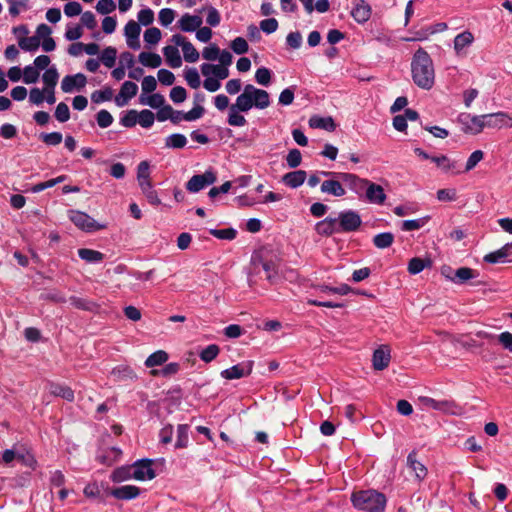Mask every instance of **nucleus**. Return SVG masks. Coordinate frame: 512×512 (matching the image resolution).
Listing matches in <instances>:
<instances>
[{
  "instance_id": "obj_1",
  "label": "nucleus",
  "mask_w": 512,
  "mask_h": 512,
  "mask_svg": "<svg viewBox=\"0 0 512 512\" xmlns=\"http://www.w3.org/2000/svg\"><path fill=\"white\" fill-rule=\"evenodd\" d=\"M270 103V95L266 90L247 84L236 98V102L230 105L227 123L233 127H243L247 121L241 113L248 112L253 107L260 110L266 109Z\"/></svg>"
},
{
  "instance_id": "obj_2",
  "label": "nucleus",
  "mask_w": 512,
  "mask_h": 512,
  "mask_svg": "<svg viewBox=\"0 0 512 512\" xmlns=\"http://www.w3.org/2000/svg\"><path fill=\"white\" fill-rule=\"evenodd\" d=\"M412 79L422 89L430 90L435 82V71L430 55L419 48L413 55L411 62Z\"/></svg>"
},
{
  "instance_id": "obj_3",
  "label": "nucleus",
  "mask_w": 512,
  "mask_h": 512,
  "mask_svg": "<svg viewBox=\"0 0 512 512\" xmlns=\"http://www.w3.org/2000/svg\"><path fill=\"white\" fill-rule=\"evenodd\" d=\"M351 501L355 508L365 512H384L387 503L385 495L376 490L355 492Z\"/></svg>"
},
{
  "instance_id": "obj_4",
  "label": "nucleus",
  "mask_w": 512,
  "mask_h": 512,
  "mask_svg": "<svg viewBox=\"0 0 512 512\" xmlns=\"http://www.w3.org/2000/svg\"><path fill=\"white\" fill-rule=\"evenodd\" d=\"M262 268L266 273V278L270 283H275L277 278V266L273 261H264L261 257H252L251 268L248 272V284L250 287L255 285L254 275L260 273Z\"/></svg>"
},
{
  "instance_id": "obj_5",
  "label": "nucleus",
  "mask_w": 512,
  "mask_h": 512,
  "mask_svg": "<svg viewBox=\"0 0 512 512\" xmlns=\"http://www.w3.org/2000/svg\"><path fill=\"white\" fill-rule=\"evenodd\" d=\"M69 219L77 226L79 229L91 233L98 230H103L107 227L106 224L98 223L87 213L71 210L69 212Z\"/></svg>"
},
{
  "instance_id": "obj_6",
  "label": "nucleus",
  "mask_w": 512,
  "mask_h": 512,
  "mask_svg": "<svg viewBox=\"0 0 512 512\" xmlns=\"http://www.w3.org/2000/svg\"><path fill=\"white\" fill-rule=\"evenodd\" d=\"M337 219V227L340 230V233H349L357 231L361 224L362 219L358 212L354 210H345L338 214Z\"/></svg>"
},
{
  "instance_id": "obj_7",
  "label": "nucleus",
  "mask_w": 512,
  "mask_h": 512,
  "mask_svg": "<svg viewBox=\"0 0 512 512\" xmlns=\"http://www.w3.org/2000/svg\"><path fill=\"white\" fill-rule=\"evenodd\" d=\"M335 175L336 178L341 179L351 191L357 194L359 198H363L365 196L367 187L370 182L369 180L360 178L356 174L346 172H338V174Z\"/></svg>"
},
{
  "instance_id": "obj_8",
  "label": "nucleus",
  "mask_w": 512,
  "mask_h": 512,
  "mask_svg": "<svg viewBox=\"0 0 512 512\" xmlns=\"http://www.w3.org/2000/svg\"><path fill=\"white\" fill-rule=\"evenodd\" d=\"M217 176L212 169L206 170L203 174L193 175L186 183V189L190 193H197L216 182Z\"/></svg>"
},
{
  "instance_id": "obj_9",
  "label": "nucleus",
  "mask_w": 512,
  "mask_h": 512,
  "mask_svg": "<svg viewBox=\"0 0 512 512\" xmlns=\"http://www.w3.org/2000/svg\"><path fill=\"white\" fill-rule=\"evenodd\" d=\"M458 119L462 124V130L465 133L478 134L485 128L484 115L473 116L471 114L464 113L461 114Z\"/></svg>"
},
{
  "instance_id": "obj_10",
  "label": "nucleus",
  "mask_w": 512,
  "mask_h": 512,
  "mask_svg": "<svg viewBox=\"0 0 512 512\" xmlns=\"http://www.w3.org/2000/svg\"><path fill=\"white\" fill-rule=\"evenodd\" d=\"M155 477V471L152 468V460L142 459L132 465V478L144 481Z\"/></svg>"
},
{
  "instance_id": "obj_11",
  "label": "nucleus",
  "mask_w": 512,
  "mask_h": 512,
  "mask_svg": "<svg viewBox=\"0 0 512 512\" xmlns=\"http://www.w3.org/2000/svg\"><path fill=\"white\" fill-rule=\"evenodd\" d=\"M171 42L182 48L185 61L194 63L199 59V52L191 42L186 40L184 36L175 34L171 37Z\"/></svg>"
},
{
  "instance_id": "obj_12",
  "label": "nucleus",
  "mask_w": 512,
  "mask_h": 512,
  "mask_svg": "<svg viewBox=\"0 0 512 512\" xmlns=\"http://www.w3.org/2000/svg\"><path fill=\"white\" fill-rule=\"evenodd\" d=\"M253 369V362L246 361L236 364L228 369L221 371V377L227 380H234L246 377L251 374Z\"/></svg>"
},
{
  "instance_id": "obj_13",
  "label": "nucleus",
  "mask_w": 512,
  "mask_h": 512,
  "mask_svg": "<svg viewBox=\"0 0 512 512\" xmlns=\"http://www.w3.org/2000/svg\"><path fill=\"white\" fill-rule=\"evenodd\" d=\"M350 14L358 24H364L372 15L371 5L365 0H353V7Z\"/></svg>"
},
{
  "instance_id": "obj_14",
  "label": "nucleus",
  "mask_w": 512,
  "mask_h": 512,
  "mask_svg": "<svg viewBox=\"0 0 512 512\" xmlns=\"http://www.w3.org/2000/svg\"><path fill=\"white\" fill-rule=\"evenodd\" d=\"M484 120L485 127L488 128L501 129L503 127H512V117H510L507 113L504 112L484 114Z\"/></svg>"
},
{
  "instance_id": "obj_15",
  "label": "nucleus",
  "mask_w": 512,
  "mask_h": 512,
  "mask_svg": "<svg viewBox=\"0 0 512 512\" xmlns=\"http://www.w3.org/2000/svg\"><path fill=\"white\" fill-rule=\"evenodd\" d=\"M320 185V190L323 194L331 195L334 197H342L346 194L343 186V181L338 178L328 177Z\"/></svg>"
},
{
  "instance_id": "obj_16",
  "label": "nucleus",
  "mask_w": 512,
  "mask_h": 512,
  "mask_svg": "<svg viewBox=\"0 0 512 512\" xmlns=\"http://www.w3.org/2000/svg\"><path fill=\"white\" fill-rule=\"evenodd\" d=\"M87 82L86 76L82 73L67 75L62 79L61 89L64 93H72L74 90H81Z\"/></svg>"
},
{
  "instance_id": "obj_17",
  "label": "nucleus",
  "mask_w": 512,
  "mask_h": 512,
  "mask_svg": "<svg viewBox=\"0 0 512 512\" xmlns=\"http://www.w3.org/2000/svg\"><path fill=\"white\" fill-rule=\"evenodd\" d=\"M391 360L390 349L387 346H380L373 352L372 364L377 371H382L389 366Z\"/></svg>"
},
{
  "instance_id": "obj_18",
  "label": "nucleus",
  "mask_w": 512,
  "mask_h": 512,
  "mask_svg": "<svg viewBox=\"0 0 512 512\" xmlns=\"http://www.w3.org/2000/svg\"><path fill=\"white\" fill-rule=\"evenodd\" d=\"M447 270H451V268L448 267ZM445 271H446V269L444 268L442 270V274L445 275L447 278H449L455 284H464L468 280L474 279L479 275V273L476 270L469 268V267L458 268L455 271L453 277L446 274Z\"/></svg>"
},
{
  "instance_id": "obj_19",
  "label": "nucleus",
  "mask_w": 512,
  "mask_h": 512,
  "mask_svg": "<svg viewBox=\"0 0 512 512\" xmlns=\"http://www.w3.org/2000/svg\"><path fill=\"white\" fill-rule=\"evenodd\" d=\"M364 198L371 204L382 205L386 200V194L381 185L370 181Z\"/></svg>"
},
{
  "instance_id": "obj_20",
  "label": "nucleus",
  "mask_w": 512,
  "mask_h": 512,
  "mask_svg": "<svg viewBox=\"0 0 512 512\" xmlns=\"http://www.w3.org/2000/svg\"><path fill=\"white\" fill-rule=\"evenodd\" d=\"M337 224L338 222L336 218L327 217L316 223L315 230L319 235L331 236L333 234L340 233Z\"/></svg>"
},
{
  "instance_id": "obj_21",
  "label": "nucleus",
  "mask_w": 512,
  "mask_h": 512,
  "mask_svg": "<svg viewBox=\"0 0 512 512\" xmlns=\"http://www.w3.org/2000/svg\"><path fill=\"white\" fill-rule=\"evenodd\" d=\"M203 23V20L198 15H190L185 13L180 20L178 21L179 28L183 32H194L196 31Z\"/></svg>"
},
{
  "instance_id": "obj_22",
  "label": "nucleus",
  "mask_w": 512,
  "mask_h": 512,
  "mask_svg": "<svg viewBox=\"0 0 512 512\" xmlns=\"http://www.w3.org/2000/svg\"><path fill=\"white\" fill-rule=\"evenodd\" d=\"M307 173L304 170L288 172L282 177V182L290 188L300 187L306 180Z\"/></svg>"
},
{
  "instance_id": "obj_23",
  "label": "nucleus",
  "mask_w": 512,
  "mask_h": 512,
  "mask_svg": "<svg viewBox=\"0 0 512 512\" xmlns=\"http://www.w3.org/2000/svg\"><path fill=\"white\" fill-rule=\"evenodd\" d=\"M474 41V36L470 31H464L454 38V50L458 56L465 54V49Z\"/></svg>"
},
{
  "instance_id": "obj_24",
  "label": "nucleus",
  "mask_w": 512,
  "mask_h": 512,
  "mask_svg": "<svg viewBox=\"0 0 512 512\" xmlns=\"http://www.w3.org/2000/svg\"><path fill=\"white\" fill-rule=\"evenodd\" d=\"M140 494V489L133 485H124L111 491V495L120 500L134 499Z\"/></svg>"
},
{
  "instance_id": "obj_25",
  "label": "nucleus",
  "mask_w": 512,
  "mask_h": 512,
  "mask_svg": "<svg viewBox=\"0 0 512 512\" xmlns=\"http://www.w3.org/2000/svg\"><path fill=\"white\" fill-rule=\"evenodd\" d=\"M407 465L414 472L418 481L423 480L427 475V468L416 459V452L412 451L407 457Z\"/></svg>"
},
{
  "instance_id": "obj_26",
  "label": "nucleus",
  "mask_w": 512,
  "mask_h": 512,
  "mask_svg": "<svg viewBox=\"0 0 512 512\" xmlns=\"http://www.w3.org/2000/svg\"><path fill=\"white\" fill-rule=\"evenodd\" d=\"M163 54L165 56L167 64L171 68H179L182 65V59L176 45L165 46L163 48Z\"/></svg>"
},
{
  "instance_id": "obj_27",
  "label": "nucleus",
  "mask_w": 512,
  "mask_h": 512,
  "mask_svg": "<svg viewBox=\"0 0 512 512\" xmlns=\"http://www.w3.org/2000/svg\"><path fill=\"white\" fill-rule=\"evenodd\" d=\"M509 248H512V245H504L500 249L486 254L483 260L490 264L506 263L508 262V254L506 252L509 250Z\"/></svg>"
},
{
  "instance_id": "obj_28",
  "label": "nucleus",
  "mask_w": 512,
  "mask_h": 512,
  "mask_svg": "<svg viewBox=\"0 0 512 512\" xmlns=\"http://www.w3.org/2000/svg\"><path fill=\"white\" fill-rule=\"evenodd\" d=\"M111 376L115 381L134 380L137 378L133 369L127 365H119L113 368Z\"/></svg>"
},
{
  "instance_id": "obj_29",
  "label": "nucleus",
  "mask_w": 512,
  "mask_h": 512,
  "mask_svg": "<svg viewBox=\"0 0 512 512\" xmlns=\"http://www.w3.org/2000/svg\"><path fill=\"white\" fill-rule=\"evenodd\" d=\"M49 391L52 395L61 397L67 401L74 400V391L66 385L49 383Z\"/></svg>"
},
{
  "instance_id": "obj_30",
  "label": "nucleus",
  "mask_w": 512,
  "mask_h": 512,
  "mask_svg": "<svg viewBox=\"0 0 512 512\" xmlns=\"http://www.w3.org/2000/svg\"><path fill=\"white\" fill-rule=\"evenodd\" d=\"M309 125L312 128L324 129L330 132L334 131L336 128V124L332 117L313 116L309 120Z\"/></svg>"
},
{
  "instance_id": "obj_31",
  "label": "nucleus",
  "mask_w": 512,
  "mask_h": 512,
  "mask_svg": "<svg viewBox=\"0 0 512 512\" xmlns=\"http://www.w3.org/2000/svg\"><path fill=\"white\" fill-rule=\"evenodd\" d=\"M138 60L143 66L150 68H158L162 63L161 57L152 52H141L138 56Z\"/></svg>"
},
{
  "instance_id": "obj_32",
  "label": "nucleus",
  "mask_w": 512,
  "mask_h": 512,
  "mask_svg": "<svg viewBox=\"0 0 512 512\" xmlns=\"http://www.w3.org/2000/svg\"><path fill=\"white\" fill-rule=\"evenodd\" d=\"M78 256L87 263H98L104 259L103 253L88 248L79 249Z\"/></svg>"
},
{
  "instance_id": "obj_33",
  "label": "nucleus",
  "mask_w": 512,
  "mask_h": 512,
  "mask_svg": "<svg viewBox=\"0 0 512 512\" xmlns=\"http://www.w3.org/2000/svg\"><path fill=\"white\" fill-rule=\"evenodd\" d=\"M168 357L167 352L164 350H158L148 356L145 360V366L148 368L160 366L168 360Z\"/></svg>"
},
{
  "instance_id": "obj_34",
  "label": "nucleus",
  "mask_w": 512,
  "mask_h": 512,
  "mask_svg": "<svg viewBox=\"0 0 512 512\" xmlns=\"http://www.w3.org/2000/svg\"><path fill=\"white\" fill-rule=\"evenodd\" d=\"M69 301L72 306H74L75 308L80 309V310L92 312L97 309L96 303L93 301H90L86 298L71 296L69 298Z\"/></svg>"
},
{
  "instance_id": "obj_35",
  "label": "nucleus",
  "mask_w": 512,
  "mask_h": 512,
  "mask_svg": "<svg viewBox=\"0 0 512 512\" xmlns=\"http://www.w3.org/2000/svg\"><path fill=\"white\" fill-rule=\"evenodd\" d=\"M186 144L187 138L185 137V135L180 133L171 134L165 139V146L167 148L181 149L184 148Z\"/></svg>"
},
{
  "instance_id": "obj_36",
  "label": "nucleus",
  "mask_w": 512,
  "mask_h": 512,
  "mask_svg": "<svg viewBox=\"0 0 512 512\" xmlns=\"http://www.w3.org/2000/svg\"><path fill=\"white\" fill-rule=\"evenodd\" d=\"M18 45L23 51L35 52L40 46L39 37H19Z\"/></svg>"
},
{
  "instance_id": "obj_37",
  "label": "nucleus",
  "mask_w": 512,
  "mask_h": 512,
  "mask_svg": "<svg viewBox=\"0 0 512 512\" xmlns=\"http://www.w3.org/2000/svg\"><path fill=\"white\" fill-rule=\"evenodd\" d=\"M394 242V235L391 232H383L374 236L373 244L379 249L390 247Z\"/></svg>"
},
{
  "instance_id": "obj_38",
  "label": "nucleus",
  "mask_w": 512,
  "mask_h": 512,
  "mask_svg": "<svg viewBox=\"0 0 512 512\" xmlns=\"http://www.w3.org/2000/svg\"><path fill=\"white\" fill-rule=\"evenodd\" d=\"M117 57V50L114 47H106L100 56L101 62L108 68H112L115 65Z\"/></svg>"
},
{
  "instance_id": "obj_39",
  "label": "nucleus",
  "mask_w": 512,
  "mask_h": 512,
  "mask_svg": "<svg viewBox=\"0 0 512 512\" xmlns=\"http://www.w3.org/2000/svg\"><path fill=\"white\" fill-rule=\"evenodd\" d=\"M429 216H425L418 219L413 220H404L401 223V230L403 231H414L419 230L428 222Z\"/></svg>"
},
{
  "instance_id": "obj_40",
  "label": "nucleus",
  "mask_w": 512,
  "mask_h": 512,
  "mask_svg": "<svg viewBox=\"0 0 512 512\" xmlns=\"http://www.w3.org/2000/svg\"><path fill=\"white\" fill-rule=\"evenodd\" d=\"M59 79V74L56 67L52 66L47 68L42 76V80L46 85L45 88H55Z\"/></svg>"
},
{
  "instance_id": "obj_41",
  "label": "nucleus",
  "mask_w": 512,
  "mask_h": 512,
  "mask_svg": "<svg viewBox=\"0 0 512 512\" xmlns=\"http://www.w3.org/2000/svg\"><path fill=\"white\" fill-rule=\"evenodd\" d=\"M219 352L220 348L218 345L210 344L199 353V357L203 362L210 363L218 356Z\"/></svg>"
},
{
  "instance_id": "obj_42",
  "label": "nucleus",
  "mask_w": 512,
  "mask_h": 512,
  "mask_svg": "<svg viewBox=\"0 0 512 512\" xmlns=\"http://www.w3.org/2000/svg\"><path fill=\"white\" fill-rule=\"evenodd\" d=\"M184 77H185L187 84L191 88L197 89L200 87L201 80H200V76H199V73L196 68H187L184 71Z\"/></svg>"
},
{
  "instance_id": "obj_43",
  "label": "nucleus",
  "mask_w": 512,
  "mask_h": 512,
  "mask_svg": "<svg viewBox=\"0 0 512 512\" xmlns=\"http://www.w3.org/2000/svg\"><path fill=\"white\" fill-rule=\"evenodd\" d=\"M335 174H338V172H331V171H316L314 173H312L309 177H308V180H307V184L314 188L316 187L318 184L322 183L321 182V177H334L336 178V175Z\"/></svg>"
},
{
  "instance_id": "obj_44",
  "label": "nucleus",
  "mask_w": 512,
  "mask_h": 512,
  "mask_svg": "<svg viewBox=\"0 0 512 512\" xmlns=\"http://www.w3.org/2000/svg\"><path fill=\"white\" fill-rule=\"evenodd\" d=\"M140 102L144 105H148L152 108H160L165 103V98L163 95L155 93L147 98H144L143 96L140 97Z\"/></svg>"
},
{
  "instance_id": "obj_45",
  "label": "nucleus",
  "mask_w": 512,
  "mask_h": 512,
  "mask_svg": "<svg viewBox=\"0 0 512 512\" xmlns=\"http://www.w3.org/2000/svg\"><path fill=\"white\" fill-rule=\"evenodd\" d=\"M188 431L189 426L187 424H180L177 427V440H176V448H184L188 443Z\"/></svg>"
},
{
  "instance_id": "obj_46",
  "label": "nucleus",
  "mask_w": 512,
  "mask_h": 512,
  "mask_svg": "<svg viewBox=\"0 0 512 512\" xmlns=\"http://www.w3.org/2000/svg\"><path fill=\"white\" fill-rule=\"evenodd\" d=\"M113 90L110 87H106L102 90H96L91 95V100L94 103H102L112 99Z\"/></svg>"
},
{
  "instance_id": "obj_47",
  "label": "nucleus",
  "mask_w": 512,
  "mask_h": 512,
  "mask_svg": "<svg viewBox=\"0 0 512 512\" xmlns=\"http://www.w3.org/2000/svg\"><path fill=\"white\" fill-rule=\"evenodd\" d=\"M209 233L212 236L222 240H233L237 235V231L233 228L210 229Z\"/></svg>"
},
{
  "instance_id": "obj_48",
  "label": "nucleus",
  "mask_w": 512,
  "mask_h": 512,
  "mask_svg": "<svg viewBox=\"0 0 512 512\" xmlns=\"http://www.w3.org/2000/svg\"><path fill=\"white\" fill-rule=\"evenodd\" d=\"M155 121V115L152 111L144 109L138 113V123L143 128H150Z\"/></svg>"
},
{
  "instance_id": "obj_49",
  "label": "nucleus",
  "mask_w": 512,
  "mask_h": 512,
  "mask_svg": "<svg viewBox=\"0 0 512 512\" xmlns=\"http://www.w3.org/2000/svg\"><path fill=\"white\" fill-rule=\"evenodd\" d=\"M138 92V86L134 82L125 81L120 89V94L123 98H126L128 101L133 98Z\"/></svg>"
},
{
  "instance_id": "obj_50",
  "label": "nucleus",
  "mask_w": 512,
  "mask_h": 512,
  "mask_svg": "<svg viewBox=\"0 0 512 512\" xmlns=\"http://www.w3.org/2000/svg\"><path fill=\"white\" fill-rule=\"evenodd\" d=\"M137 123H138V112L134 109L127 111L120 118V124L127 128L134 127Z\"/></svg>"
},
{
  "instance_id": "obj_51",
  "label": "nucleus",
  "mask_w": 512,
  "mask_h": 512,
  "mask_svg": "<svg viewBox=\"0 0 512 512\" xmlns=\"http://www.w3.org/2000/svg\"><path fill=\"white\" fill-rule=\"evenodd\" d=\"M161 31L157 27H151L144 32V41L147 44L155 45L161 40Z\"/></svg>"
},
{
  "instance_id": "obj_52",
  "label": "nucleus",
  "mask_w": 512,
  "mask_h": 512,
  "mask_svg": "<svg viewBox=\"0 0 512 512\" xmlns=\"http://www.w3.org/2000/svg\"><path fill=\"white\" fill-rule=\"evenodd\" d=\"M9 4V13L13 17L18 16L22 9L28 8L29 0H7Z\"/></svg>"
},
{
  "instance_id": "obj_53",
  "label": "nucleus",
  "mask_w": 512,
  "mask_h": 512,
  "mask_svg": "<svg viewBox=\"0 0 512 512\" xmlns=\"http://www.w3.org/2000/svg\"><path fill=\"white\" fill-rule=\"evenodd\" d=\"M23 81L26 84L36 83L39 79V71L32 65H28L23 69Z\"/></svg>"
},
{
  "instance_id": "obj_54",
  "label": "nucleus",
  "mask_w": 512,
  "mask_h": 512,
  "mask_svg": "<svg viewBox=\"0 0 512 512\" xmlns=\"http://www.w3.org/2000/svg\"><path fill=\"white\" fill-rule=\"evenodd\" d=\"M255 81L262 86H268L271 82V71L266 67H261L256 70Z\"/></svg>"
},
{
  "instance_id": "obj_55",
  "label": "nucleus",
  "mask_w": 512,
  "mask_h": 512,
  "mask_svg": "<svg viewBox=\"0 0 512 512\" xmlns=\"http://www.w3.org/2000/svg\"><path fill=\"white\" fill-rule=\"evenodd\" d=\"M40 138L48 146H57L63 139L60 132L42 133Z\"/></svg>"
},
{
  "instance_id": "obj_56",
  "label": "nucleus",
  "mask_w": 512,
  "mask_h": 512,
  "mask_svg": "<svg viewBox=\"0 0 512 512\" xmlns=\"http://www.w3.org/2000/svg\"><path fill=\"white\" fill-rule=\"evenodd\" d=\"M55 118L61 122H67L70 119V110L66 103L60 102L55 109Z\"/></svg>"
},
{
  "instance_id": "obj_57",
  "label": "nucleus",
  "mask_w": 512,
  "mask_h": 512,
  "mask_svg": "<svg viewBox=\"0 0 512 512\" xmlns=\"http://www.w3.org/2000/svg\"><path fill=\"white\" fill-rule=\"evenodd\" d=\"M230 47L236 54L239 55L245 54L246 52H248L249 49V45L243 37H236L231 42Z\"/></svg>"
},
{
  "instance_id": "obj_58",
  "label": "nucleus",
  "mask_w": 512,
  "mask_h": 512,
  "mask_svg": "<svg viewBox=\"0 0 512 512\" xmlns=\"http://www.w3.org/2000/svg\"><path fill=\"white\" fill-rule=\"evenodd\" d=\"M97 124L101 128H107L113 123V116L107 110H100L96 115Z\"/></svg>"
},
{
  "instance_id": "obj_59",
  "label": "nucleus",
  "mask_w": 512,
  "mask_h": 512,
  "mask_svg": "<svg viewBox=\"0 0 512 512\" xmlns=\"http://www.w3.org/2000/svg\"><path fill=\"white\" fill-rule=\"evenodd\" d=\"M169 96L174 103L179 104L186 100L187 92L182 86H176L171 89Z\"/></svg>"
},
{
  "instance_id": "obj_60",
  "label": "nucleus",
  "mask_w": 512,
  "mask_h": 512,
  "mask_svg": "<svg viewBox=\"0 0 512 512\" xmlns=\"http://www.w3.org/2000/svg\"><path fill=\"white\" fill-rule=\"evenodd\" d=\"M174 18L175 12L170 8H163L160 10L158 14L160 24L165 27L170 25L173 22Z\"/></svg>"
},
{
  "instance_id": "obj_61",
  "label": "nucleus",
  "mask_w": 512,
  "mask_h": 512,
  "mask_svg": "<svg viewBox=\"0 0 512 512\" xmlns=\"http://www.w3.org/2000/svg\"><path fill=\"white\" fill-rule=\"evenodd\" d=\"M141 32L140 25L134 20H130L127 22L124 28V34L126 38H136L139 37Z\"/></svg>"
},
{
  "instance_id": "obj_62",
  "label": "nucleus",
  "mask_w": 512,
  "mask_h": 512,
  "mask_svg": "<svg viewBox=\"0 0 512 512\" xmlns=\"http://www.w3.org/2000/svg\"><path fill=\"white\" fill-rule=\"evenodd\" d=\"M302 155L298 149H292L288 152L286 156L287 165L290 168H296L301 164Z\"/></svg>"
},
{
  "instance_id": "obj_63",
  "label": "nucleus",
  "mask_w": 512,
  "mask_h": 512,
  "mask_svg": "<svg viewBox=\"0 0 512 512\" xmlns=\"http://www.w3.org/2000/svg\"><path fill=\"white\" fill-rule=\"evenodd\" d=\"M116 9V4L113 0H99L96 5V10L102 15L109 14Z\"/></svg>"
},
{
  "instance_id": "obj_64",
  "label": "nucleus",
  "mask_w": 512,
  "mask_h": 512,
  "mask_svg": "<svg viewBox=\"0 0 512 512\" xmlns=\"http://www.w3.org/2000/svg\"><path fill=\"white\" fill-rule=\"evenodd\" d=\"M302 41V35L299 31L290 32L286 37V44L292 49H299Z\"/></svg>"
}]
</instances>
